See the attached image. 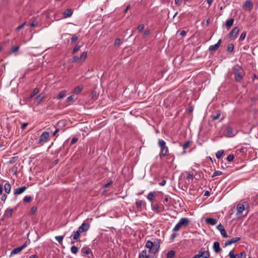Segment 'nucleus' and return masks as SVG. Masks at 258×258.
<instances>
[{
  "instance_id": "7ed1b4c3",
  "label": "nucleus",
  "mask_w": 258,
  "mask_h": 258,
  "mask_svg": "<svg viewBox=\"0 0 258 258\" xmlns=\"http://www.w3.org/2000/svg\"><path fill=\"white\" fill-rule=\"evenodd\" d=\"M145 247L149 249V252L155 255L160 248V242H153L150 240H147L145 244Z\"/></svg>"
},
{
  "instance_id": "680f3d73",
  "label": "nucleus",
  "mask_w": 258,
  "mask_h": 258,
  "mask_svg": "<svg viewBox=\"0 0 258 258\" xmlns=\"http://www.w3.org/2000/svg\"><path fill=\"white\" fill-rule=\"evenodd\" d=\"M78 141V138H73L71 141V145H72L73 144H74L75 143H76Z\"/></svg>"
},
{
  "instance_id": "72a5a7b5",
  "label": "nucleus",
  "mask_w": 258,
  "mask_h": 258,
  "mask_svg": "<svg viewBox=\"0 0 258 258\" xmlns=\"http://www.w3.org/2000/svg\"><path fill=\"white\" fill-rule=\"evenodd\" d=\"M63 238L64 236H56L55 237V239L59 244L62 243Z\"/></svg>"
},
{
  "instance_id": "5fc2aeb1",
  "label": "nucleus",
  "mask_w": 258,
  "mask_h": 258,
  "mask_svg": "<svg viewBox=\"0 0 258 258\" xmlns=\"http://www.w3.org/2000/svg\"><path fill=\"white\" fill-rule=\"evenodd\" d=\"M222 174V171H216L214 172V173H213V175H212V177H215V176H219V175H220Z\"/></svg>"
},
{
  "instance_id": "ea45409f",
  "label": "nucleus",
  "mask_w": 258,
  "mask_h": 258,
  "mask_svg": "<svg viewBox=\"0 0 258 258\" xmlns=\"http://www.w3.org/2000/svg\"><path fill=\"white\" fill-rule=\"evenodd\" d=\"M143 202L142 200L138 201L136 202V205L138 209H141L142 206Z\"/></svg>"
},
{
  "instance_id": "6e6552de",
  "label": "nucleus",
  "mask_w": 258,
  "mask_h": 258,
  "mask_svg": "<svg viewBox=\"0 0 258 258\" xmlns=\"http://www.w3.org/2000/svg\"><path fill=\"white\" fill-rule=\"evenodd\" d=\"M49 137V133L48 132H43L41 135L40 136L38 143L39 144H43L47 142L48 139Z\"/></svg>"
},
{
  "instance_id": "37998d69",
  "label": "nucleus",
  "mask_w": 258,
  "mask_h": 258,
  "mask_svg": "<svg viewBox=\"0 0 258 258\" xmlns=\"http://www.w3.org/2000/svg\"><path fill=\"white\" fill-rule=\"evenodd\" d=\"M32 200L31 196H25L23 199V202L24 203H29Z\"/></svg>"
},
{
  "instance_id": "2eb2a0df",
  "label": "nucleus",
  "mask_w": 258,
  "mask_h": 258,
  "mask_svg": "<svg viewBox=\"0 0 258 258\" xmlns=\"http://www.w3.org/2000/svg\"><path fill=\"white\" fill-rule=\"evenodd\" d=\"M240 239H241L240 237H235L230 240H228L225 243V246H227L231 245L233 243H235L239 241Z\"/></svg>"
},
{
  "instance_id": "9b49d317",
  "label": "nucleus",
  "mask_w": 258,
  "mask_h": 258,
  "mask_svg": "<svg viewBox=\"0 0 258 258\" xmlns=\"http://www.w3.org/2000/svg\"><path fill=\"white\" fill-rule=\"evenodd\" d=\"M239 31V29L237 27L234 28L232 31L230 32L229 35V37L230 39H235L237 35L238 34Z\"/></svg>"
},
{
  "instance_id": "de8ad7c7",
  "label": "nucleus",
  "mask_w": 258,
  "mask_h": 258,
  "mask_svg": "<svg viewBox=\"0 0 258 258\" xmlns=\"http://www.w3.org/2000/svg\"><path fill=\"white\" fill-rule=\"evenodd\" d=\"M234 156L233 154H229L227 157V160L228 162H231L233 160Z\"/></svg>"
},
{
  "instance_id": "09e8293b",
  "label": "nucleus",
  "mask_w": 258,
  "mask_h": 258,
  "mask_svg": "<svg viewBox=\"0 0 258 258\" xmlns=\"http://www.w3.org/2000/svg\"><path fill=\"white\" fill-rule=\"evenodd\" d=\"M19 46H13L12 47L11 50L13 52L15 53L19 49Z\"/></svg>"
},
{
  "instance_id": "2f4dec72",
  "label": "nucleus",
  "mask_w": 258,
  "mask_h": 258,
  "mask_svg": "<svg viewBox=\"0 0 258 258\" xmlns=\"http://www.w3.org/2000/svg\"><path fill=\"white\" fill-rule=\"evenodd\" d=\"M147 254V250H143L141 252H140L139 258H145Z\"/></svg>"
},
{
  "instance_id": "58836bf2",
  "label": "nucleus",
  "mask_w": 258,
  "mask_h": 258,
  "mask_svg": "<svg viewBox=\"0 0 258 258\" xmlns=\"http://www.w3.org/2000/svg\"><path fill=\"white\" fill-rule=\"evenodd\" d=\"M39 92V89L37 88H35L30 95V98L33 97L36 94Z\"/></svg>"
},
{
  "instance_id": "0e129e2a",
  "label": "nucleus",
  "mask_w": 258,
  "mask_h": 258,
  "mask_svg": "<svg viewBox=\"0 0 258 258\" xmlns=\"http://www.w3.org/2000/svg\"><path fill=\"white\" fill-rule=\"evenodd\" d=\"M79 59V57L78 56H75L73 57V60H72V62H77L78 60Z\"/></svg>"
},
{
  "instance_id": "79ce46f5",
  "label": "nucleus",
  "mask_w": 258,
  "mask_h": 258,
  "mask_svg": "<svg viewBox=\"0 0 258 258\" xmlns=\"http://www.w3.org/2000/svg\"><path fill=\"white\" fill-rule=\"evenodd\" d=\"M246 35V32L245 31H243L242 32V33L240 35V36L239 37V41H243L245 39Z\"/></svg>"
},
{
  "instance_id": "4c0bfd02",
  "label": "nucleus",
  "mask_w": 258,
  "mask_h": 258,
  "mask_svg": "<svg viewBox=\"0 0 258 258\" xmlns=\"http://www.w3.org/2000/svg\"><path fill=\"white\" fill-rule=\"evenodd\" d=\"M234 48V46L233 44L230 43L228 45V47L227 48V51L228 52H231L233 50Z\"/></svg>"
},
{
  "instance_id": "a18cd8bd",
  "label": "nucleus",
  "mask_w": 258,
  "mask_h": 258,
  "mask_svg": "<svg viewBox=\"0 0 258 258\" xmlns=\"http://www.w3.org/2000/svg\"><path fill=\"white\" fill-rule=\"evenodd\" d=\"M26 22H25L24 23H23L22 25L19 26L18 27H17V28L16 29V32H19L20 30H21L22 29H23L25 25H26Z\"/></svg>"
},
{
  "instance_id": "ddd939ff",
  "label": "nucleus",
  "mask_w": 258,
  "mask_h": 258,
  "mask_svg": "<svg viewBox=\"0 0 258 258\" xmlns=\"http://www.w3.org/2000/svg\"><path fill=\"white\" fill-rule=\"evenodd\" d=\"M243 8L246 11L251 10L252 8V2L250 0L246 1L243 6Z\"/></svg>"
},
{
  "instance_id": "cd10ccee",
  "label": "nucleus",
  "mask_w": 258,
  "mask_h": 258,
  "mask_svg": "<svg viewBox=\"0 0 258 258\" xmlns=\"http://www.w3.org/2000/svg\"><path fill=\"white\" fill-rule=\"evenodd\" d=\"M87 54L88 53L87 51H84L81 55L80 60L82 62H84L86 59V57H87Z\"/></svg>"
},
{
  "instance_id": "20e7f679",
  "label": "nucleus",
  "mask_w": 258,
  "mask_h": 258,
  "mask_svg": "<svg viewBox=\"0 0 258 258\" xmlns=\"http://www.w3.org/2000/svg\"><path fill=\"white\" fill-rule=\"evenodd\" d=\"M248 208V204L246 202H242L238 203L236 206L237 215H239L246 209Z\"/></svg>"
},
{
  "instance_id": "aec40b11",
  "label": "nucleus",
  "mask_w": 258,
  "mask_h": 258,
  "mask_svg": "<svg viewBox=\"0 0 258 258\" xmlns=\"http://www.w3.org/2000/svg\"><path fill=\"white\" fill-rule=\"evenodd\" d=\"M73 14V11L71 9H68L64 11L63 13V17L64 18H69L72 16Z\"/></svg>"
},
{
  "instance_id": "423d86ee",
  "label": "nucleus",
  "mask_w": 258,
  "mask_h": 258,
  "mask_svg": "<svg viewBox=\"0 0 258 258\" xmlns=\"http://www.w3.org/2000/svg\"><path fill=\"white\" fill-rule=\"evenodd\" d=\"M210 253L208 250H206L204 248H202L197 254L192 258H209Z\"/></svg>"
},
{
  "instance_id": "3c124183",
  "label": "nucleus",
  "mask_w": 258,
  "mask_h": 258,
  "mask_svg": "<svg viewBox=\"0 0 258 258\" xmlns=\"http://www.w3.org/2000/svg\"><path fill=\"white\" fill-rule=\"evenodd\" d=\"M18 167L16 165H14L12 168V171L14 174H16L18 171Z\"/></svg>"
},
{
  "instance_id": "393cba45",
  "label": "nucleus",
  "mask_w": 258,
  "mask_h": 258,
  "mask_svg": "<svg viewBox=\"0 0 258 258\" xmlns=\"http://www.w3.org/2000/svg\"><path fill=\"white\" fill-rule=\"evenodd\" d=\"M4 189L7 194H10L11 190V185L9 182L5 183L4 185Z\"/></svg>"
},
{
  "instance_id": "1a4fd4ad",
  "label": "nucleus",
  "mask_w": 258,
  "mask_h": 258,
  "mask_svg": "<svg viewBox=\"0 0 258 258\" xmlns=\"http://www.w3.org/2000/svg\"><path fill=\"white\" fill-rule=\"evenodd\" d=\"M27 242H25L23 245L22 246L17 247L16 248H14L11 253V256L18 254L20 253L23 249H24L25 247L27 246Z\"/></svg>"
},
{
  "instance_id": "a878e982",
  "label": "nucleus",
  "mask_w": 258,
  "mask_h": 258,
  "mask_svg": "<svg viewBox=\"0 0 258 258\" xmlns=\"http://www.w3.org/2000/svg\"><path fill=\"white\" fill-rule=\"evenodd\" d=\"M155 196L154 192H150L148 194L147 199L149 201L152 202L155 199Z\"/></svg>"
},
{
  "instance_id": "9d476101",
  "label": "nucleus",
  "mask_w": 258,
  "mask_h": 258,
  "mask_svg": "<svg viewBox=\"0 0 258 258\" xmlns=\"http://www.w3.org/2000/svg\"><path fill=\"white\" fill-rule=\"evenodd\" d=\"M90 228V224L86 222H84L79 227L78 229L80 232L82 233L83 232H86L89 230Z\"/></svg>"
},
{
  "instance_id": "a19ab883",
  "label": "nucleus",
  "mask_w": 258,
  "mask_h": 258,
  "mask_svg": "<svg viewBox=\"0 0 258 258\" xmlns=\"http://www.w3.org/2000/svg\"><path fill=\"white\" fill-rule=\"evenodd\" d=\"M191 142L189 140L186 141L182 146V148L184 150L186 149L189 146Z\"/></svg>"
},
{
  "instance_id": "8fccbe9b",
  "label": "nucleus",
  "mask_w": 258,
  "mask_h": 258,
  "mask_svg": "<svg viewBox=\"0 0 258 258\" xmlns=\"http://www.w3.org/2000/svg\"><path fill=\"white\" fill-rule=\"evenodd\" d=\"M220 114H221L220 112L219 111H218L217 112L216 115H213L212 116L213 119V120L218 119L219 118V117H220Z\"/></svg>"
},
{
  "instance_id": "6ab92c4d",
  "label": "nucleus",
  "mask_w": 258,
  "mask_h": 258,
  "mask_svg": "<svg viewBox=\"0 0 258 258\" xmlns=\"http://www.w3.org/2000/svg\"><path fill=\"white\" fill-rule=\"evenodd\" d=\"M205 221L207 223L211 225H215L217 223V220L213 218H207L206 219Z\"/></svg>"
},
{
  "instance_id": "052dcab7",
  "label": "nucleus",
  "mask_w": 258,
  "mask_h": 258,
  "mask_svg": "<svg viewBox=\"0 0 258 258\" xmlns=\"http://www.w3.org/2000/svg\"><path fill=\"white\" fill-rule=\"evenodd\" d=\"M150 33V30L149 29L146 30L144 33V36L146 37L149 35Z\"/></svg>"
},
{
  "instance_id": "c03bdc74",
  "label": "nucleus",
  "mask_w": 258,
  "mask_h": 258,
  "mask_svg": "<svg viewBox=\"0 0 258 258\" xmlns=\"http://www.w3.org/2000/svg\"><path fill=\"white\" fill-rule=\"evenodd\" d=\"M80 47L81 46L80 45H76L73 49L72 52V53L73 54H74L75 53H76L77 52H78L80 49Z\"/></svg>"
},
{
  "instance_id": "69168bd1",
  "label": "nucleus",
  "mask_w": 258,
  "mask_h": 258,
  "mask_svg": "<svg viewBox=\"0 0 258 258\" xmlns=\"http://www.w3.org/2000/svg\"><path fill=\"white\" fill-rule=\"evenodd\" d=\"M182 3L181 0H175V4L177 6H180Z\"/></svg>"
},
{
  "instance_id": "5701e85b",
  "label": "nucleus",
  "mask_w": 258,
  "mask_h": 258,
  "mask_svg": "<svg viewBox=\"0 0 258 258\" xmlns=\"http://www.w3.org/2000/svg\"><path fill=\"white\" fill-rule=\"evenodd\" d=\"M234 21V20L232 18L229 19L226 21L225 25L227 29H230V28L233 25Z\"/></svg>"
},
{
  "instance_id": "b1692460",
  "label": "nucleus",
  "mask_w": 258,
  "mask_h": 258,
  "mask_svg": "<svg viewBox=\"0 0 258 258\" xmlns=\"http://www.w3.org/2000/svg\"><path fill=\"white\" fill-rule=\"evenodd\" d=\"M83 88V86L81 85L75 87L73 90V93L76 95L79 94L82 91Z\"/></svg>"
},
{
  "instance_id": "bf43d9fd",
  "label": "nucleus",
  "mask_w": 258,
  "mask_h": 258,
  "mask_svg": "<svg viewBox=\"0 0 258 258\" xmlns=\"http://www.w3.org/2000/svg\"><path fill=\"white\" fill-rule=\"evenodd\" d=\"M7 198H8V196L6 194H3L1 198L2 201H3L4 203H5L6 202Z\"/></svg>"
},
{
  "instance_id": "c85d7f7f",
  "label": "nucleus",
  "mask_w": 258,
  "mask_h": 258,
  "mask_svg": "<svg viewBox=\"0 0 258 258\" xmlns=\"http://www.w3.org/2000/svg\"><path fill=\"white\" fill-rule=\"evenodd\" d=\"M224 154V151L223 150H219L217 153H216V156L217 159H220L222 157V156Z\"/></svg>"
},
{
  "instance_id": "49530a36",
  "label": "nucleus",
  "mask_w": 258,
  "mask_h": 258,
  "mask_svg": "<svg viewBox=\"0 0 258 258\" xmlns=\"http://www.w3.org/2000/svg\"><path fill=\"white\" fill-rule=\"evenodd\" d=\"M181 225L178 222L176 225L175 226V227L173 229V231H177L179 230L180 228L181 227Z\"/></svg>"
},
{
  "instance_id": "864d4df0",
  "label": "nucleus",
  "mask_w": 258,
  "mask_h": 258,
  "mask_svg": "<svg viewBox=\"0 0 258 258\" xmlns=\"http://www.w3.org/2000/svg\"><path fill=\"white\" fill-rule=\"evenodd\" d=\"M78 39V36L76 34H74L73 35V36L71 38V42L74 43V42H76V41H77Z\"/></svg>"
},
{
  "instance_id": "338daca9",
  "label": "nucleus",
  "mask_w": 258,
  "mask_h": 258,
  "mask_svg": "<svg viewBox=\"0 0 258 258\" xmlns=\"http://www.w3.org/2000/svg\"><path fill=\"white\" fill-rule=\"evenodd\" d=\"M120 42V38H116L115 40L114 44L115 45H119Z\"/></svg>"
},
{
  "instance_id": "4468645a",
  "label": "nucleus",
  "mask_w": 258,
  "mask_h": 258,
  "mask_svg": "<svg viewBox=\"0 0 258 258\" xmlns=\"http://www.w3.org/2000/svg\"><path fill=\"white\" fill-rule=\"evenodd\" d=\"M221 42V40L219 39L216 44H215V45H211L209 48V51H216L220 47Z\"/></svg>"
},
{
  "instance_id": "a211bd4d",
  "label": "nucleus",
  "mask_w": 258,
  "mask_h": 258,
  "mask_svg": "<svg viewBox=\"0 0 258 258\" xmlns=\"http://www.w3.org/2000/svg\"><path fill=\"white\" fill-rule=\"evenodd\" d=\"M27 187L26 186H23L17 188L15 189L14 195H20L24 192L26 189Z\"/></svg>"
},
{
  "instance_id": "e433bc0d",
  "label": "nucleus",
  "mask_w": 258,
  "mask_h": 258,
  "mask_svg": "<svg viewBox=\"0 0 258 258\" xmlns=\"http://www.w3.org/2000/svg\"><path fill=\"white\" fill-rule=\"evenodd\" d=\"M78 248L76 246H72L71 248V252L74 254H76L78 252Z\"/></svg>"
},
{
  "instance_id": "bb28decb",
  "label": "nucleus",
  "mask_w": 258,
  "mask_h": 258,
  "mask_svg": "<svg viewBox=\"0 0 258 258\" xmlns=\"http://www.w3.org/2000/svg\"><path fill=\"white\" fill-rule=\"evenodd\" d=\"M44 97V95L43 94H40L35 98V102L39 103L40 102Z\"/></svg>"
},
{
  "instance_id": "7c9ffc66",
  "label": "nucleus",
  "mask_w": 258,
  "mask_h": 258,
  "mask_svg": "<svg viewBox=\"0 0 258 258\" xmlns=\"http://www.w3.org/2000/svg\"><path fill=\"white\" fill-rule=\"evenodd\" d=\"M175 251L173 250H170L167 254V258H174L175 257Z\"/></svg>"
},
{
  "instance_id": "e2e57ef3",
  "label": "nucleus",
  "mask_w": 258,
  "mask_h": 258,
  "mask_svg": "<svg viewBox=\"0 0 258 258\" xmlns=\"http://www.w3.org/2000/svg\"><path fill=\"white\" fill-rule=\"evenodd\" d=\"M193 176H193V174H192V173H190V172H189V173H188V175H187V178L188 179H189H189H191V180H192V179H193Z\"/></svg>"
},
{
  "instance_id": "f3484780",
  "label": "nucleus",
  "mask_w": 258,
  "mask_h": 258,
  "mask_svg": "<svg viewBox=\"0 0 258 258\" xmlns=\"http://www.w3.org/2000/svg\"><path fill=\"white\" fill-rule=\"evenodd\" d=\"M213 248L214 251L216 253H218L220 252L222 250V249L220 246V243L218 241H215L214 243Z\"/></svg>"
},
{
  "instance_id": "c9c22d12",
  "label": "nucleus",
  "mask_w": 258,
  "mask_h": 258,
  "mask_svg": "<svg viewBox=\"0 0 258 258\" xmlns=\"http://www.w3.org/2000/svg\"><path fill=\"white\" fill-rule=\"evenodd\" d=\"M226 133L230 136H233V128L231 127H228L226 129Z\"/></svg>"
},
{
  "instance_id": "774afa93",
  "label": "nucleus",
  "mask_w": 258,
  "mask_h": 258,
  "mask_svg": "<svg viewBox=\"0 0 258 258\" xmlns=\"http://www.w3.org/2000/svg\"><path fill=\"white\" fill-rule=\"evenodd\" d=\"M36 208L35 207H33L31 209V213L32 214H34L36 211Z\"/></svg>"
},
{
  "instance_id": "603ef678",
  "label": "nucleus",
  "mask_w": 258,
  "mask_h": 258,
  "mask_svg": "<svg viewBox=\"0 0 258 258\" xmlns=\"http://www.w3.org/2000/svg\"><path fill=\"white\" fill-rule=\"evenodd\" d=\"M91 98H92L93 99H97V92H96V91H93L91 93Z\"/></svg>"
},
{
  "instance_id": "f257e3e1",
  "label": "nucleus",
  "mask_w": 258,
  "mask_h": 258,
  "mask_svg": "<svg viewBox=\"0 0 258 258\" xmlns=\"http://www.w3.org/2000/svg\"><path fill=\"white\" fill-rule=\"evenodd\" d=\"M158 145L161 150L159 153V156L160 158H162L163 157L167 155L168 159L172 158V160L174 159V157L173 155L167 154L168 152V148L166 146V142L164 140L162 139H159Z\"/></svg>"
},
{
  "instance_id": "0eeeda50",
  "label": "nucleus",
  "mask_w": 258,
  "mask_h": 258,
  "mask_svg": "<svg viewBox=\"0 0 258 258\" xmlns=\"http://www.w3.org/2000/svg\"><path fill=\"white\" fill-rule=\"evenodd\" d=\"M229 258H245L246 253L245 251H242L238 254L234 253V249H233L229 253Z\"/></svg>"
},
{
  "instance_id": "473e14b6",
  "label": "nucleus",
  "mask_w": 258,
  "mask_h": 258,
  "mask_svg": "<svg viewBox=\"0 0 258 258\" xmlns=\"http://www.w3.org/2000/svg\"><path fill=\"white\" fill-rule=\"evenodd\" d=\"M18 159V156H14L12 157L10 160L8 162V163L9 164H12L14 163Z\"/></svg>"
},
{
  "instance_id": "f03ea898",
  "label": "nucleus",
  "mask_w": 258,
  "mask_h": 258,
  "mask_svg": "<svg viewBox=\"0 0 258 258\" xmlns=\"http://www.w3.org/2000/svg\"><path fill=\"white\" fill-rule=\"evenodd\" d=\"M233 71L235 81L240 82L244 76V72L242 68L239 65L236 64L233 68Z\"/></svg>"
},
{
  "instance_id": "4be33fe9",
  "label": "nucleus",
  "mask_w": 258,
  "mask_h": 258,
  "mask_svg": "<svg viewBox=\"0 0 258 258\" xmlns=\"http://www.w3.org/2000/svg\"><path fill=\"white\" fill-rule=\"evenodd\" d=\"M81 252L83 254H86V255L89 254L91 253H92V251H91V249L87 246L83 247L81 249Z\"/></svg>"
},
{
  "instance_id": "412c9836",
  "label": "nucleus",
  "mask_w": 258,
  "mask_h": 258,
  "mask_svg": "<svg viewBox=\"0 0 258 258\" xmlns=\"http://www.w3.org/2000/svg\"><path fill=\"white\" fill-rule=\"evenodd\" d=\"M13 212V209L11 208L7 209L4 214V216L7 218H9L11 217Z\"/></svg>"
},
{
  "instance_id": "dca6fc26",
  "label": "nucleus",
  "mask_w": 258,
  "mask_h": 258,
  "mask_svg": "<svg viewBox=\"0 0 258 258\" xmlns=\"http://www.w3.org/2000/svg\"><path fill=\"white\" fill-rule=\"evenodd\" d=\"M178 223L180 224L181 226L186 227L189 224V221L187 218H181Z\"/></svg>"
},
{
  "instance_id": "f8f14e48",
  "label": "nucleus",
  "mask_w": 258,
  "mask_h": 258,
  "mask_svg": "<svg viewBox=\"0 0 258 258\" xmlns=\"http://www.w3.org/2000/svg\"><path fill=\"white\" fill-rule=\"evenodd\" d=\"M217 228L220 231L221 234L224 238H227L228 237L224 227L221 224H220L217 226Z\"/></svg>"
},
{
  "instance_id": "c756f323",
  "label": "nucleus",
  "mask_w": 258,
  "mask_h": 258,
  "mask_svg": "<svg viewBox=\"0 0 258 258\" xmlns=\"http://www.w3.org/2000/svg\"><path fill=\"white\" fill-rule=\"evenodd\" d=\"M81 233L82 232H80L79 229L75 231L73 235V239L75 240H77L80 237Z\"/></svg>"
},
{
  "instance_id": "6e6d98bb",
  "label": "nucleus",
  "mask_w": 258,
  "mask_h": 258,
  "mask_svg": "<svg viewBox=\"0 0 258 258\" xmlns=\"http://www.w3.org/2000/svg\"><path fill=\"white\" fill-rule=\"evenodd\" d=\"M38 24V22L36 20H34L33 22L30 24V26L31 28H33L37 26Z\"/></svg>"
},
{
  "instance_id": "f704fd0d",
  "label": "nucleus",
  "mask_w": 258,
  "mask_h": 258,
  "mask_svg": "<svg viewBox=\"0 0 258 258\" xmlns=\"http://www.w3.org/2000/svg\"><path fill=\"white\" fill-rule=\"evenodd\" d=\"M66 93V91L65 90L61 91L57 97V99H60L62 98L65 96Z\"/></svg>"
},
{
  "instance_id": "39448f33",
  "label": "nucleus",
  "mask_w": 258,
  "mask_h": 258,
  "mask_svg": "<svg viewBox=\"0 0 258 258\" xmlns=\"http://www.w3.org/2000/svg\"><path fill=\"white\" fill-rule=\"evenodd\" d=\"M151 207L152 210L156 213L160 214L162 212H163L165 211V207L162 204H152Z\"/></svg>"
},
{
  "instance_id": "4d7b16f0",
  "label": "nucleus",
  "mask_w": 258,
  "mask_h": 258,
  "mask_svg": "<svg viewBox=\"0 0 258 258\" xmlns=\"http://www.w3.org/2000/svg\"><path fill=\"white\" fill-rule=\"evenodd\" d=\"M144 28V25L143 24H140L138 26L137 28V30L139 32H141Z\"/></svg>"
},
{
  "instance_id": "13d9d810",
  "label": "nucleus",
  "mask_w": 258,
  "mask_h": 258,
  "mask_svg": "<svg viewBox=\"0 0 258 258\" xmlns=\"http://www.w3.org/2000/svg\"><path fill=\"white\" fill-rule=\"evenodd\" d=\"M74 98V96L73 95L70 96L66 99V102H69L72 101Z\"/></svg>"
}]
</instances>
